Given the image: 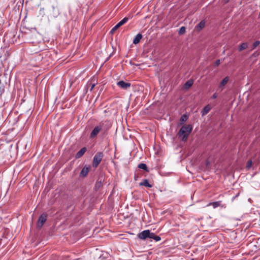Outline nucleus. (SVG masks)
Listing matches in <instances>:
<instances>
[{"label": "nucleus", "mask_w": 260, "mask_h": 260, "mask_svg": "<svg viewBox=\"0 0 260 260\" xmlns=\"http://www.w3.org/2000/svg\"><path fill=\"white\" fill-rule=\"evenodd\" d=\"M192 126L191 125H183L180 129L178 136V137L181 139L183 142H186L187 140L188 137L192 131Z\"/></svg>", "instance_id": "nucleus-1"}, {"label": "nucleus", "mask_w": 260, "mask_h": 260, "mask_svg": "<svg viewBox=\"0 0 260 260\" xmlns=\"http://www.w3.org/2000/svg\"><path fill=\"white\" fill-rule=\"evenodd\" d=\"M103 153L101 152H98L94 156L92 161V166L94 168H96L100 164L103 157Z\"/></svg>", "instance_id": "nucleus-2"}, {"label": "nucleus", "mask_w": 260, "mask_h": 260, "mask_svg": "<svg viewBox=\"0 0 260 260\" xmlns=\"http://www.w3.org/2000/svg\"><path fill=\"white\" fill-rule=\"evenodd\" d=\"M128 20L127 17H124L123 19L120 21L114 27H113L110 31L111 34H113L114 31L117 29L121 26L125 24Z\"/></svg>", "instance_id": "nucleus-3"}, {"label": "nucleus", "mask_w": 260, "mask_h": 260, "mask_svg": "<svg viewBox=\"0 0 260 260\" xmlns=\"http://www.w3.org/2000/svg\"><path fill=\"white\" fill-rule=\"evenodd\" d=\"M47 219V214L46 213H44L41 215L39 217L38 221V226L42 227L44 223L46 222Z\"/></svg>", "instance_id": "nucleus-4"}, {"label": "nucleus", "mask_w": 260, "mask_h": 260, "mask_svg": "<svg viewBox=\"0 0 260 260\" xmlns=\"http://www.w3.org/2000/svg\"><path fill=\"white\" fill-rule=\"evenodd\" d=\"M91 169V166L90 165H86L85 166L83 169H82L80 173V177L81 178H84L87 176L88 175L90 170Z\"/></svg>", "instance_id": "nucleus-5"}, {"label": "nucleus", "mask_w": 260, "mask_h": 260, "mask_svg": "<svg viewBox=\"0 0 260 260\" xmlns=\"http://www.w3.org/2000/svg\"><path fill=\"white\" fill-rule=\"evenodd\" d=\"M102 125H99L96 126L90 133V138L93 139V138H95V137H96L98 134L100 133V131H102Z\"/></svg>", "instance_id": "nucleus-6"}, {"label": "nucleus", "mask_w": 260, "mask_h": 260, "mask_svg": "<svg viewBox=\"0 0 260 260\" xmlns=\"http://www.w3.org/2000/svg\"><path fill=\"white\" fill-rule=\"evenodd\" d=\"M117 85L123 89H127L131 87V84L129 82H126L124 81H119L117 83Z\"/></svg>", "instance_id": "nucleus-7"}, {"label": "nucleus", "mask_w": 260, "mask_h": 260, "mask_svg": "<svg viewBox=\"0 0 260 260\" xmlns=\"http://www.w3.org/2000/svg\"><path fill=\"white\" fill-rule=\"evenodd\" d=\"M150 232L149 230H144L143 232L140 233L138 235V237L140 239L145 240L146 238H149Z\"/></svg>", "instance_id": "nucleus-8"}, {"label": "nucleus", "mask_w": 260, "mask_h": 260, "mask_svg": "<svg viewBox=\"0 0 260 260\" xmlns=\"http://www.w3.org/2000/svg\"><path fill=\"white\" fill-rule=\"evenodd\" d=\"M98 81L96 78L92 79L90 81H89L87 84V88H90V90L91 91L94 86L97 84Z\"/></svg>", "instance_id": "nucleus-9"}, {"label": "nucleus", "mask_w": 260, "mask_h": 260, "mask_svg": "<svg viewBox=\"0 0 260 260\" xmlns=\"http://www.w3.org/2000/svg\"><path fill=\"white\" fill-rule=\"evenodd\" d=\"M229 81V77L228 76L225 77L219 83L218 88L222 90L225 85L228 83Z\"/></svg>", "instance_id": "nucleus-10"}, {"label": "nucleus", "mask_w": 260, "mask_h": 260, "mask_svg": "<svg viewBox=\"0 0 260 260\" xmlns=\"http://www.w3.org/2000/svg\"><path fill=\"white\" fill-rule=\"evenodd\" d=\"M193 84V80L189 79L186 81L183 85L182 89L184 90L188 89Z\"/></svg>", "instance_id": "nucleus-11"}, {"label": "nucleus", "mask_w": 260, "mask_h": 260, "mask_svg": "<svg viewBox=\"0 0 260 260\" xmlns=\"http://www.w3.org/2000/svg\"><path fill=\"white\" fill-rule=\"evenodd\" d=\"M86 151V148L85 147L82 148L81 149H80L76 154L75 157L76 158H79L82 157L83 154L85 153V152Z\"/></svg>", "instance_id": "nucleus-12"}, {"label": "nucleus", "mask_w": 260, "mask_h": 260, "mask_svg": "<svg viewBox=\"0 0 260 260\" xmlns=\"http://www.w3.org/2000/svg\"><path fill=\"white\" fill-rule=\"evenodd\" d=\"M211 109V107L210 105H208L206 106L203 108L202 111H201L202 115L203 116L206 115L210 111Z\"/></svg>", "instance_id": "nucleus-13"}, {"label": "nucleus", "mask_w": 260, "mask_h": 260, "mask_svg": "<svg viewBox=\"0 0 260 260\" xmlns=\"http://www.w3.org/2000/svg\"><path fill=\"white\" fill-rule=\"evenodd\" d=\"M142 38V35L141 34H138L134 38L133 40V43L134 44H138L141 39Z\"/></svg>", "instance_id": "nucleus-14"}, {"label": "nucleus", "mask_w": 260, "mask_h": 260, "mask_svg": "<svg viewBox=\"0 0 260 260\" xmlns=\"http://www.w3.org/2000/svg\"><path fill=\"white\" fill-rule=\"evenodd\" d=\"M149 238L154 239L155 241H157V242L161 240V238L159 236L156 235L154 233H151V232H150Z\"/></svg>", "instance_id": "nucleus-15"}, {"label": "nucleus", "mask_w": 260, "mask_h": 260, "mask_svg": "<svg viewBox=\"0 0 260 260\" xmlns=\"http://www.w3.org/2000/svg\"><path fill=\"white\" fill-rule=\"evenodd\" d=\"M205 25V22L204 21H201L196 26V29L198 31H200L202 28L204 27Z\"/></svg>", "instance_id": "nucleus-16"}, {"label": "nucleus", "mask_w": 260, "mask_h": 260, "mask_svg": "<svg viewBox=\"0 0 260 260\" xmlns=\"http://www.w3.org/2000/svg\"><path fill=\"white\" fill-rule=\"evenodd\" d=\"M140 185L148 187H151L152 185L150 184L147 179H144L142 182L140 183Z\"/></svg>", "instance_id": "nucleus-17"}, {"label": "nucleus", "mask_w": 260, "mask_h": 260, "mask_svg": "<svg viewBox=\"0 0 260 260\" xmlns=\"http://www.w3.org/2000/svg\"><path fill=\"white\" fill-rule=\"evenodd\" d=\"M221 202L217 201L215 202H211L208 204V206H212L214 208H216L220 205Z\"/></svg>", "instance_id": "nucleus-18"}, {"label": "nucleus", "mask_w": 260, "mask_h": 260, "mask_svg": "<svg viewBox=\"0 0 260 260\" xmlns=\"http://www.w3.org/2000/svg\"><path fill=\"white\" fill-rule=\"evenodd\" d=\"M188 118V116L186 114L182 115L180 119V124H183L184 122H185L187 119Z\"/></svg>", "instance_id": "nucleus-19"}, {"label": "nucleus", "mask_w": 260, "mask_h": 260, "mask_svg": "<svg viewBox=\"0 0 260 260\" xmlns=\"http://www.w3.org/2000/svg\"><path fill=\"white\" fill-rule=\"evenodd\" d=\"M247 47H248L247 43H243L242 44H241L240 45L238 50L239 51H242L243 50L246 49L247 48Z\"/></svg>", "instance_id": "nucleus-20"}, {"label": "nucleus", "mask_w": 260, "mask_h": 260, "mask_svg": "<svg viewBox=\"0 0 260 260\" xmlns=\"http://www.w3.org/2000/svg\"><path fill=\"white\" fill-rule=\"evenodd\" d=\"M138 168L146 171H148V168L147 165L144 163H141L138 165Z\"/></svg>", "instance_id": "nucleus-21"}, {"label": "nucleus", "mask_w": 260, "mask_h": 260, "mask_svg": "<svg viewBox=\"0 0 260 260\" xmlns=\"http://www.w3.org/2000/svg\"><path fill=\"white\" fill-rule=\"evenodd\" d=\"M186 30V28L184 26H182L180 28L179 30V34L180 35H182L185 33Z\"/></svg>", "instance_id": "nucleus-22"}, {"label": "nucleus", "mask_w": 260, "mask_h": 260, "mask_svg": "<svg viewBox=\"0 0 260 260\" xmlns=\"http://www.w3.org/2000/svg\"><path fill=\"white\" fill-rule=\"evenodd\" d=\"M260 44V41H256L255 42H254L253 44V48L252 49H254L255 48H256L257 46H258Z\"/></svg>", "instance_id": "nucleus-23"}, {"label": "nucleus", "mask_w": 260, "mask_h": 260, "mask_svg": "<svg viewBox=\"0 0 260 260\" xmlns=\"http://www.w3.org/2000/svg\"><path fill=\"white\" fill-rule=\"evenodd\" d=\"M251 165H252V161L249 160V161H248V162L247 163L246 167L247 168H250L251 167Z\"/></svg>", "instance_id": "nucleus-24"}, {"label": "nucleus", "mask_w": 260, "mask_h": 260, "mask_svg": "<svg viewBox=\"0 0 260 260\" xmlns=\"http://www.w3.org/2000/svg\"><path fill=\"white\" fill-rule=\"evenodd\" d=\"M220 64V60L219 59H218L216 61H215V66L217 67Z\"/></svg>", "instance_id": "nucleus-25"}, {"label": "nucleus", "mask_w": 260, "mask_h": 260, "mask_svg": "<svg viewBox=\"0 0 260 260\" xmlns=\"http://www.w3.org/2000/svg\"><path fill=\"white\" fill-rule=\"evenodd\" d=\"M212 98H216V96H215V94H214V95H213V97H212Z\"/></svg>", "instance_id": "nucleus-26"}, {"label": "nucleus", "mask_w": 260, "mask_h": 260, "mask_svg": "<svg viewBox=\"0 0 260 260\" xmlns=\"http://www.w3.org/2000/svg\"><path fill=\"white\" fill-rule=\"evenodd\" d=\"M229 2V0H226L225 3H228Z\"/></svg>", "instance_id": "nucleus-27"}]
</instances>
